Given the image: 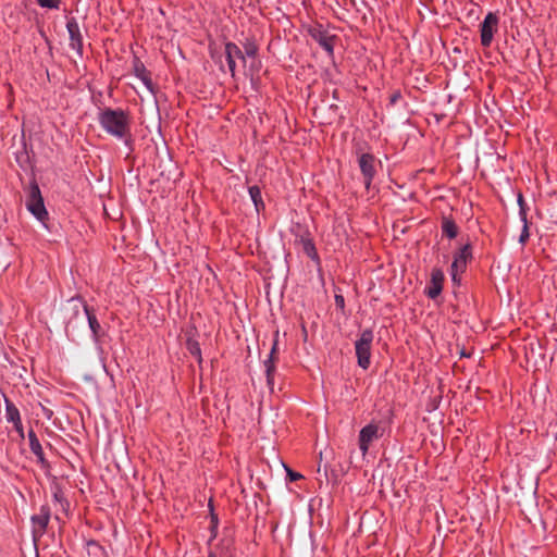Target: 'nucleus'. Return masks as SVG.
I'll list each match as a JSON object with an SVG mask.
<instances>
[{
	"label": "nucleus",
	"mask_w": 557,
	"mask_h": 557,
	"mask_svg": "<svg viewBox=\"0 0 557 557\" xmlns=\"http://www.w3.org/2000/svg\"><path fill=\"white\" fill-rule=\"evenodd\" d=\"M98 121L108 134L119 139L129 135V119L121 109L104 108L99 112Z\"/></svg>",
	"instance_id": "nucleus-1"
},
{
	"label": "nucleus",
	"mask_w": 557,
	"mask_h": 557,
	"mask_svg": "<svg viewBox=\"0 0 557 557\" xmlns=\"http://www.w3.org/2000/svg\"><path fill=\"white\" fill-rule=\"evenodd\" d=\"M372 342L373 332L371 330H364L355 343L358 366L364 370L370 366Z\"/></svg>",
	"instance_id": "nucleus-2"
},
{
	"label": "nucleus",
	"mask_w": 557,
	"mask_h": 557,
	"mask_svg": "<svg viewBox=\"0 0 557 557\" xmlns=\"http://www.w3.org/2000/svg\"><path fill=\"white\" fill-rule=\"evenodd\" d=\"M26 207L40 221L47 216V210L44 206V199L37 184H33L29 187Z\"/></svg>",
	"instance_id": "nucleus-3"
},
{
	"label": "nucleus",
	"mask_w": 557,
	"mask_h": 557,
	"mask_svg": "<svg viewBox=\"0 0 557 557\" xmlns=\"http://www.w3.org/2000/svg\"><path fill=\"white\" fill-rule=\"evenodd\" d=\"M380 163L371 153H361L358 157V164L363 177V183L367 189L370 188L371 183L376 174V165Z\"/></svg>",
	"instance_id": "nucleus-4"
},
{
	"label": "nucleus",
	"mask_w": 557,
	"mask_h": 557,
	"mask_svg": "<svg viewBox=\"0 0 557 557\" xmlns=\"http://www.w3.org/2000/svg\"><path fill=\"white\" fill-rule=\"evenodd\" d=\"M383 435L381 429L375 423H370L361 429L359 433V448L362 455H366L372 442L379 440Z\"/></svg>",
	"instance_id": "nucleus-5"
},
{
	"label": "nucleus",
	"mask_w": 557,
	"mask_h": 557,
	"mask_svg": "<svg viewBox=\"0 0 557 557\" xmlns=\"http://www.w3.org/2000/svg\"><path fill=\"white\" fill-rule=\"evenodd\" d=\"M498 17L495 13L490 12L484 21L481 23V45L490 47L493 40V35L497 30Z\"/></svg>",
	"instance_id": "nucleus-6"
},
{
	"label": "nucleus",
	"mask_w": 557,
	"mask_h": 557,
	"mask_svg": "<svg viewBox=\"0 0 557 557\" xmlns=\"http://www.w3.org/2000/svg\"><path fill=\"white\" fill-rule=\"evenodd\" d=\"M225 58L227 61L228 70L232 76H235L237 61H240L245 65L244 52L233 42L225 45Z\"/></svg>",
	"instance_id": "nucleus-7"
},
{
	"label": "nucleus",
	"mask_w": 557,
	"mask_h": 557,
	"mask_svg": "<svg viewBox=\"0 0 557 557\" xmlns=\"http://www.w3.org/2000/svg\"><path fill=\"white\" fill-rule=\"evenodd\" d=\"M470 258L471 247L469 245L463 246L455 256L454 262L451 264V276L455 282L457 281L458 273L465 272L467 262Z\"/></svg>",
	"instance_id": "nucleus-8"
},
{
	"label": "nucleus",
	"mask_w": 557,
	"mask_h": 557,
	"mask_svg": "<svg viewBox=\"0 0 557 557\" xmlns=\"http://www.w3.org/2000/svg\"><path fill=\"white\" fill-rule=\"evenodd\" d=\"M66 28L70 35V47L77 52L79 57L83 54V37L79 26L74 18L66 23Z\"/></svg>",
	"instance_id": "nucleus-9"
},
{
	"label": "nucleus",
	"mask_w": 557,
	"mask_h": 557,
	"mask_svg": "<svg viewBox=\"0 0 557 557\" xmlns=\"http://www.w3.org/2000/svg\"><path fill=\"white\" fill-rule=\"evenodd\" d=\"M444 274L441 270L435 269L432 271L430 285L426 287V295L434 299L436 298L443 288Z\"/></svg>",
	"instance_id": "nucleus-10"
},
{
	"label": "nucleus",
	"mask_w": 557,
	"mask_h": 557,
	"mask_svg": "<svg viewBox=\"0 0 557 557\" xmlns=\"http://www.w3.org/2000/svg\"><path fill=\"white\" fill-rule=\"evenodd\" d=\"M277 359V342L274 341L269 358L264 361L268 385H273L275 361Z\"/></svg>",
	"instance_id": "nucleus-11"
},
{
	"label": "nucleus",
	"mask_w": 557,
	"mask_h": 557,
	"mask_svg": "<svg viewBox=\"0 0 557 557\" xmlns=\"http://www.w3.org/2000/svg\"><path fill=\"white\" fill-rule=\"evenodd\" d=\"M50 519V511L46 507H41L40 512L38 515L33 516L32 520L34 522V533L42 534L48 525Z\"/></svg>",
	"instance_id": "nucleus-12"
},
{
	"label": "nucleus",
	"mask_w": 557,
	"mask_h": 557,
	"mask_svg": "<svg viewBox=\"0 0 557 557\" xmlns=\"http://www.w3.org/2000/svg\"><path fill=\"white\" fill-rule=\"evenodd\" d=\"M28 440H29V447H30L32 453L38 458V461L42 466L46 465V459L44 457L42 447H41L34 431H29Z\"/></svg>",
	"instance_id": "nucleus-13"
},
{
	"label": "nucleus",
	"mask_w": 557,
	"mask_h": 557,
	"mask_svg": "<svg viewBox=\"0 0 557 557\" xmlns=\"http://www.w3.org/2000/svg\"><path fill=\"white\" fill-rule=\"evenodd\" d=\"M83 308L94 337L98 338L100 336L101 326L92 311L86 305H84Z\"/></svg>",
	"instance_id": "nucleus-14"
},
{
	"label": "nucleus",
	"mask_w": 557,
	"mask_h": 557,
	"mask_svg": "<svg viewBox=\"0 0 557 557\" xmlns=\"http://www.w3.org/2000/svg\"><path fill=\"white\" fill-rule=\"evenodd\" d=\"M249 196L256 207L257 212L264 208V203L261 197V190L258 186L255 185L249 187Z\"/></svg>",
	"instance_id": "nucleus-15"
},
{
	"label": "nucleus",
	"mask_w": 557,
	"mask_h": 557,
	"mask_svg": "<svg viewBox=\"0 0 557 557\" xmlns=\"http://www.w3.org/2000/svg\"><path fill=\"white\" fill-rule=\"evenodd\" d=\"M442 230H443V233L449 237V238H455L457 236V225L455 224L454 221L449 220V219H443V222H442Z\"/></svg>",
	"instance_id": "nucleus-16"
},
{
	"label": "nucleus",
	"mask_w": 557,
	"mask_h": 557,
	"mask_svg": "<svg viewBox=\"0 0 557 557\" xmlns=\"http://www.w3.org/2000/svg\"><path fill=\"white\" fill-rule=\"evenodd\" d=\"M520 216H521V220L523 222V228H522V232H521L520 237H519V243L524 245L528 242L529 237H530L529 225H528L525 210H523V209L521 210Z\"/></svg>",
	"instance_id": "nucleus-17"
},
{
	"label": "nucleus",
	"mask_w": 557,
	"mask_h": 557,
	"mask_svg": "<svg viewBox=\"0 0 557 557\" xmlns=\"http://www.w3.org/2000/svg\"><path fill=\"white\" fill-rule=\"evenodd\" d=\"M5 417L7 420L12 423L18 422L21 420L17 408L11 403H7Z\"/></svg>",
	"instance_id": "nucleus-18"
},
{
	"label": "nucleus",
	"mask_w": 557,
	"mask_h": 557,
	"mask_svg": "<svg viewBox=\"0 0 557 557\" xmlns=\"http://www.w3.org/2000/svg\"><path fill=\"white\" fill-rule=\"evenodd\" d=\"M37 2L42 8L58 9L61 0H37Z\"/></svg>",
	"instance_id": "nucleus-19"
},
{
	"label": "nucleus",
	"mask_w": 557,
	"mask_h": 557,
	"mask_svg": "<svg viewBox=\"0 0 557 557\" xmlns=\"http://www.w3.org/2000/svg\"><path fill=\"white\" fill-rule=\"evenodd\" d=\"M257 54V47L253 46V45H248L246 48H245V58L248 57V58H255Z\"/></svg>",
	"instance_id": "nucleus-20"
},
{
	"label": "nucleus",
	"mask_w": 557,
	"mask_h": 557,
	"mask_svg": "<svg viewBox=\"0 0 557 557\" xmlns=\"http://www.w3.org/2000/svg\"><path fill=\"white\" fill-rule=\"evenodd\" d=\"M335 304H336L337 307L343 309L344 306H345L344 297L342 295H336L335 296Z\"/></svg>",
	"instance_id": "nucleus-21"
},
{
	"label": "nucleus",
	"mask_w": 557,
	"mask_h": 557,
	"mask_svg": "<svg viewBox=\"0 0 557 557\" xmlns=\"http://www.w3.org/2000/svg\"><path fill=\"white\" fill-rule=\"evenodd\" d=\"M14 424V428L15 430L20 433V435L23 437L24 436V433H23V425H22V422L21 420L18 422H15L13 423Z\"/></svg>",
	"instance_id": "nucleus-22"
},
{
	"label": "nucleus",
	"mask_w": 557,
	"mask_h": 557,
	"mask_svg": "<svg viewBox=\"0 0 557 557\" xmlns=\"http://www.w3.org/2000/svg\"><path fill=\"white\" fill-rule=\"evenodd\" d=\"M518 203L520 206V211L523 209L524 210V201H523V197L522 195H519L518 197Z\"/></svg>",
	"instance_id": "nucleus-23"
},
{
	"label": "nucleus",
	"mask_w": 557,
	"mask_h": 557,
	"mask_svg": "<svg viewBox=\"0 0 557 557\" xmlns=\"http://www.w3.org/2000/svg\"><path fill=\"white\" fill-rule=\"evenodd\" d=\"M292 481H296L297 479L301 478V475L299 473H294V472H288Z\"/></svg>",
	"instance_id": "nucleus-24"
},
{
	"label": "nucleus",
	"mask_w": 557,
	"mask_h": 557,
	"mask_svg": "<svg viewBox=\"0 0 557 557\" xmlns=\"http://www.w3.org/2000/svg\"><path fill=\"white\" fill-rule=\"evenodd\" d=\"M321 45L329 51L332 50V46L327 40L321 41Z\"/></svg>",
	"instance_id": "nucleus-25"
},
{
	"label": "nucleus",
	"mask_w": 557,
	"mask_h": 557,
	"mask_svg": "<svg viewBox=\"0 0 557 557\" xmlns=\"http://www.w3.org/2000/svg\"><path fill=\"white\" fill-rule=\"evenodd\" d=\"M399 97H400V96H399V94H395V95H393V96H392V99H391V100H392V102H395Z\"/></svg>",
	"instance_id": "nucleus-26"
},
{
	"label": "nucleus",
	"mask_w": 557,
	"mask_h": 557,
	"mask_svg": "<svg viewBox=\"0 0 557 557\" xmlns=\"http://www.w3.org/2000/svg\"><path fill=\"white\" fill-rule=\"evenodd\" d=\"M72 302H73V307H74V308H77V306H78L79 301H78V300H74V299H72Z\"/></svg>",
	"instance_id": "nucleus-27"
}]
</instances>
